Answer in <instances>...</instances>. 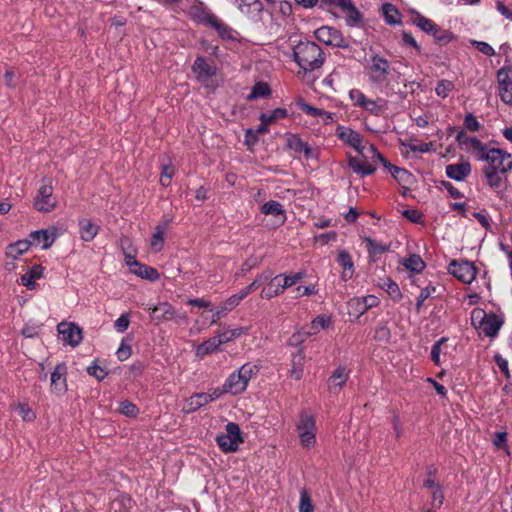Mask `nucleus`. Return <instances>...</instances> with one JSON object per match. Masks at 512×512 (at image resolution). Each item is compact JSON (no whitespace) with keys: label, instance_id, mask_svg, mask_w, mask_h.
Returning <instances> with one entry per match:
<instances>
[{"label":"nucleus","instance_id":"f257e3e1","mask_svg":"<svg viewBox=\"0 0 512 512\" xmlns=\"http://www.w3.org/2000/svg\"><path fill=\"white\" fill-rule=\"evenodd\" d=\"M293 55L295 62L306 72L319 69L325 59L321 47L311 41H301L295 45Z\"/></svg>","mask_w":512,"mask_h":512},{"label":"nucleus","instance_id":"f03ea898","mask_svg":"<svg viewBox=\"0 0 512 512\" xmlns=\"http://www.w3.org/2000/svg\"><path fill=\"white\" fill-rule=\"evenodd\" d=\"M259 372L257 365L252 363L243 364L238 371L233 372L225 380L224 391L226 393L237 395L247 389L249 381Z\"/></svg>","mask_w":512,"mask_h":512},{"label":"nucleus","instance_id":"7ed1b4c3","mask_svg":"<svg viewBox=\"0 0 512 512\" xmlns=\"http://www.w3.org/2000/svg\"><path fill=\"white\" fill-rule=\"evenodd\" d=\"M471 323L479 334L495 337L503 325V320L494 313H486L483 309L476 308L471 312Z\"/></svg>","mask_w":512,"mask_h":512},{"label":"nucleus","instance_id":"20e7f679","mask_svg":"<svg viewBox=\"0 0 512 512\" xmlns=\"http://www.w3.org/2000/svg\"><path fill=\"white\" fill-rule=\"evenodd\" d=\"M476 158L479 161H485L487 163L483 168L485 170H495L506 173L512 168L511 155L498 148L488 149L485 146Z\"/></svg>","mask_w":512,"mask_h":512},{"label":"nucleus","instance_id":"39448f33","mask_svg":"<svg viewBox=\"0 0 512 512\" xmlns=\"http://www.w3.org/2000/svg\"><path fill=\"white\" fill-rule=\"evenodd\" d=\"M366 71L372 84L381 85L387 81L391 67L386 58L380 54L372 53L367 60Z\"/></svg>","mask_w":512,"mask_h":512},{"label":"nucleus","instance_id":"423d86ee","mask_svg":"<svg viewBox=\"0 0 512 512\" xmlns=\"http://www.w3.org/2000/svg\"><path fill=\"white\" fill-rule=\"evenodd\" d=\"M296 429L303 448L310 449L316 444V421L312 414L303 411L299 415Z\"/></svg>","mask_w":512,"mask_h":512},{"label":"nucleus","instance_id":"0eeeda50","mask_svg":"<svg viewBox=\"0 0 512 512\" xmlns=\"http://www.w3.org/2000/svg\"><path fill=\"white\" fill-rule=\"evenodd\" d=\"M225 430V434L216 437V442L223 452H235L239 444L243 442L239 425L230 422L226 425Z\"/></svg>","mask_w":512,"mask_h":512},{"label":"nucleus","instance_id":"6e6552de","mask_svg":"<svg viewBox=\"0 0 512 512\" xmlns=\"http://www.w3.org/2000/svg\"><path fill=\"white\" fill-rule=\"evenodd\" d=\"M201 22L205 26L213 28L222 40L238 41V32L221 21L216 15L205 12L201 16Z\"/></svg>","mask_w":512,"mask_h":512},{"label":"nucleus","instance_id":"1a4fd4ad","mask_svg":"<svg viewBox=\"0 0 512 512\" xmlns=\"http://www.w3.org/2000/svg\"><path fill=\"white\" fill-rule=\"evenodd\" d=\"M314 34L317 40L326 45L338 48L348 47V42L345 40L341 32L334 27L322 26L318 28Z\"/></svg>","mask_w":512,"mask_h":512},{"label":"nucleus","instance_id":"9d476101","mask_svg":"<svg viewBox=\"0 0 512 512\" xmlns=\"http://www.w3.org/2000/svg\"><path fill=\"white\" fill-rule=\"evenodd\" d=\"M448 270L451 275L466 284L471 283L476 277V268L469 261L453 260Z\"/></svg>","mask_w":512,"mask_h":512},{"label":"nucleus","instance_id":"9b49d317","mask_svg":"<svg viewBox=\"0 0 512 512\" xmlns=\"http://www.w3.org/2000/svg\"><path fill=\"white\" fill-rule=\"evenodd\" d=\"M499 96L501 100L512 105V68L502 67L497 71Z\"/></svg>","mask_w":512,"mask_h":512},{"label":"nucleus","instance_id":"f8f14e48","mask_svg":"<svg viewBox=\"0 0 512 512\" xmlns=\"http://www.w3.org/2000/svg\"><path fill=\"white\" fill-rule=\"evenodd\" d=\"M337 136L340 140L352 146L360 155L366 157L369 145L363 144V138L358 132L350 128L339 127L337 129Z\"/></svg>","mask_w":512,"mask_h":512},{"label":"nucleus","instance_id":"ddd939ff","mask_svg":"<svg viewBox=\"0 0 512 512\" xmlns=\"http://www.w3.org/2000/svg\"><path fill=\"white\" fill-rule=\"evenodd\" d=\"M57 330L62 336L63 342L72 347L78 346L83 339L82 330L72 322L59 323Z\"/></svg>","mask_w":512,"mask_h":512},{"label":"nucleus","instance_id":"4468645a","mask_svg":"<svg viewBox=\"0 0 512 512\" xmlns=\"http://www.w3.org/2000/svg\"><path fill=\"white\" fill-rule=\"evenodd\" d=\"M32 243L41 245L42 249L50 248L58 237V230L52 226L48 229H41L30 233L29 235Z\"/></svg>","mask_w":512,"mask_h":512},{"label":"nucleus","instance_id":"2eb2a0df","mask_svg":"<svg viewBox=\"0 0 512 512\" xmlns=\"http://www.w3.org/2000/svg\"><path fill=\"white\" fill-rule=\"evenodd\" d=\"M371 158V153L366 152V157L361 155V157H348V165L349 167L360 176H368L375 172V166L370 163L367 159Z\"/></svg>","mask_w":512,"mask_h":512},{"label":"nucleus","instance_id":"dca6fc26","mask_svg":"<svg viewBox=\"0 0 512 512\" xmlns=\"http://www.w3.org/2000/svg\"><path fill=\"white\" fill-rule=\"evenodd\" d=\"M196 73L197 80L205 86H209V81L215 75V68L209 65L204 57H197L192 66Z\"/></svg>","mask_w":512,"mask_h":512},{"label":"nucleus","instance_id":"f3484780","mask_svg":"<svg viewBox=\"0 0 512 512\" xmlns=\"http://www.w3.org/2000/svg\"><path fill=\"white\" fill-rule=\"evenodd\" d=\"M52 186L43 185L38 190V195L34 201V207L40 212H50L55 208V202L51 200Z\"/></svg>","mask_w":512,"mask_h":512},{"label":"nucleus","instance_id":"a211bd4d","mask_svg":"<svg viewBox=\"0 0 512 512\" xmlns=\"http://www.w3.org/2000/svg\"><path fill=\"white\" fill-rule=\"evenodd\" d=\"M67 367L64 363H59L51 373V390L56 394H63L67 390L66 383Z\"/></svg>","mask_w":512,"mask_h":512},{"label":"nucleus","instance_id":"6ab92c4d","mask_svg":"<svg viewBox=\"0 0 512 512\" xmlns=\"http://www.w3.org/2000/svg\"><path fill=\"white\" fill-rule=\"evenodd\" d=\"M260 210L264 215H272L275 217V227L284 224L286 221L285 210L283 205L278 201L270 200L264 203Z\"/></svg>","mask_w":512,"mask_h":512},{"label":"nucleus","instance_id":"aec40b11","mask_svg":"<svg viewBox=\"0 0 512 512\" xmlns=\"http://www.w3.org/2000/svg\"><path fill=\"white\" fill-rule=\"evenodd\" d=\"M471 173L469 162L450 164L446 166V175L456 181L464 180Z\"/></svg>","mask_w":512,"mask_h":512},{"label":"nucleus","instance_id":"412c9836","mask_svg":"<svg viewBox=\"0 0 512 512\" xmlns=\"http://www.w3.org/2000/svg\"><path fill=\"white\" fill-rule=\"evenodd\" d=\"M456 140L460 145H465L468 151H472L475 154V157H477L485 147V145L481 143L476 137L468 136L464 131H460L457 134Z\"/></svg>","mask_w":512,"mask_h":512},{"label":"nucleus","instance_id":"4be33fe9","mask_svg":"<svg viewBox=\"0 0 512 512\" xmlns=\"http://www.w3.org/2000/svg\"><path fill=\"white\" fill-rule=\"evenodd\" d=\"M80 238L85 242L92 241L98 234L100 227L90 219H81L78 223Z\"/></svg>","mask_w":512,"mask_h":512},{"label":"nucleus","instance_id":"5701e85b","mask_svg":"<svg viewBox=\"0 0 512 512\" xmlns=\"http://www.w3.org/2000/svg\"><path fill=\"white\" fill-rule=\"evenodd\" d=\"M154 318L160 322L170 321L176 316V311L168 302H162L151 308Z\"/></svg>","mask_w":512,"mask_h":512},{"label":"nucleus","instance_id":"b1692460","mask_svg":"<svg viewBox=\"0 0 512 512\" xmlns=\"http://www.w3.org/2000/svg\"><path fill=\"white\" fill-rule=\"evenodd\" d=\"M337 262L343 267L341 278L344 281L351 279L354 274V263L351 255L347 251L341 250L337 256Z\"/></svg>","mask_w":512,"mask_h":512},{"label":"nucleus","instance_id":"393cba45","mask_svg":"<svg viewBox=\"0 0 512 512\" xmlns=\"http://www.w3.org/2000/svg\"><path fill=\"white\" fill-rule=\"evenodd\" d=\"M31 245V240H18L15 243L9 244L6 247L5 254L8 258L16 260L18 259L19 256L27 252Z\"/></svg>","mask_w":512,"mask_h":512},{"label":"nucleus","instance_id":"a878e982","mask_svg":"<svg viewBox=\"0 0 512 512\" xmlns=\"http://www.w3.org/2000/svg\"><path fill=\"white\" fill-rule=\"evenodd\" d=\"M305 362V353L303 349H298V351L292 355L291 358V369L289 371L290 376L295 380H300L303 375V366Z\"/></svg>","mask_w":512,"mask_h":512},{"label":"nucleus","instance_id":"bb28decb","mask_svg":"<svg viewBox=\"0 0 512 512\" xmlns=\"http://www.w3.org/2000/svg\"><path fill=\"white\" fill-rule=\"evenodd\" d=\"M299 106L303 112L306 114L313 116V117H321L324 123L333 122L335 118V114L325 111L320 108H316L314 106H311L307 103L301 102L299 103Z\"/></svg>","mask_w":512,"mask_h":512},{"label":"nucleus","instance_id":"cd10ccee","mask_svg":"<svg viewBox=\"0 0 512 512\" xmlns=\"http://www.w3.org/2000/svg\"><path fill=\"white\" fill-rule=\"evenodd\" d=\"M220 345L221 344L217 336L211 337L196 347L195 354L197 357L204 358L208 354L216 351Z\"/></svg>","mask_w":512,"mask_h":512},{"label":"nucleus","instance_id":"c85d7f7f","mask_svg":"<svg viewBox=\"0 0 512 512\" xmlns=\"http://www.w3.org/2000/svg\"><path fill=\"white\" fill-rule=\"evenodd\" d=\"M43 268L41 265H34L27 273L22 275L21 283L28 289L35 287V280L41 278Z\"/></svg>","mask_w":512,"mask_h":512},{"label":"nucleus","instance_id":"c756f323","mask_svg":"<svg viewBox=\"0 0 512 512\" xmlns=\"http://www.w3.org/2000/svg\"><path fill=\"white\" fill-rule=\"evenodd\" d=\"M209 402H210V398H208V396H206V393H197V394H194L193 396H191L187 400L184 410L187 413L194 412Z\"/></svg>","mask_w":512,"mask_h":512},{"label":"nucleus","instance_id":"7c9ffc66","mask_svg":"<svg viewBox=\"0 0 512 512\" xmlns=\"http://www.w3.org/2000/svg\"><path fill=\"white\" fill-rule=\"evenodd\" d=\"M131 272L143 279L150 281H156L159 279V273L155 268L141 263L136 264V267L132 268Z\"/></svg>","mask_w":512,"mask_h":512},{"label":"nucleus","instance_id":"2f4dec72","mask_svg":"<svg viewBox=\"0 0 512 512\" xmlns=\"http://www.w3.org/2000/svg\"><path fill=\"white\" fill-rule=\"evenodd\" d=\"M401 264L409 271L420 273L425 268V262L417 254H412L401 260Z\"/></svg>","mask_w":512,"mask_h":512},{"label":"nucleus","instance_id":"473e14b6","mask_svg":"<svg viewBox=\"0 0 512 512\" xmlns=\"http://www.w3.org/2000/svg\"><path fill=\"white\" fill-rule=\"evenodd\" d=\"M288 146L295 152L304 153L306 158H310L313 154L309 145L297 136H292L288 139Z\"/></svg>","mask_w":512,"mask_h":512},{"label":"nucleus","instance_id":"72a5a7b5","mask_svg":"<svg viewBox=\"0 0 512 512\" xmlns=\"http://www.w3.org/2000/svg\"><path fill=\"white\" fill-rule=\"evenodd\" d=\"M386 108L387 101L382 98H378L376 100L367 99L362 109L373 115H380L386 110Z\"/></svg>","mask_w":512,"mask_h":512},{"label":"nucleus","instance_id":"f704fd0d","mask_svg":"<svg viewBox=\"0 0 512 512\" xmlns=\"http://www.w3.org/2000/svg\"><path fill=\"white\" fill-rule=\"evenodd\" d=\"M238 305L237 299L230 296L225 302H223L215 311L212 319V323H216L219 319L225 316L229 311L234 309Z\"/></svg>","mask_w":512,"mask_h":512},{"label":"nucleus","instance_id":"c9c22d12","mask_svg":"<svg viewBox=\"0 0 512 512\" xmlns=\"http://www.w3.org/2000/svg\"><path fill=\"white\" fill-rule=\"evenodd\" d=\"M165 228L158 225L150 241V247L154 252H160L164 247Z\"/></svg>","mask_w":512,"mask_h":512},{"label":"nucleus","instance_id":"e433bc0d","mask_svg":"<svg viewBox=\"0 0 512 512\" xmlns=\"http://www.w3.org/2000/svg\"><path fill=\"white\" fill-rule=\"evenodd\" d=\"M381 287L388 293L391 299L395 302H398L402 298V293L398 284L392 281L390 278H386L381 283Z\"/></svg>","mask_w":512,"mask_h":512},{"label":"nucleus","instance_id":"4c0bfd02","mask_svg":"<svg viewBox=\"0 0 512 512\" xmlns=\"http://www.w3.org/2000/svg\"><path fill=\"white\" fill-rule=\"evenodd\" d=\"M331 324V318L326 315L317 316L309 327V330L306 332L307 335L317 334L321 329L327 328Z\"/></svg>","mask_w":512,"mask_h":512},{"label":"nucleus","instance_id":"58836bf2","mask_svg":"<svg viewBox=\"0 0 512 512\" xmlns=\"http://www.w3.org/2000/svg\"><path fill=\"white\" fill-rule=\"evenodd\" d=\"M370 256H376L388 251V246L373 240L370 237H362Z\"/></svg>","mask_w":512,"mask_h":512},{"label":"nucleus","instance_id":"ea45409f","mask_svg":"<svg viewBox=\"0 0 512 512\" xmlns=\"http://www.w3.org/2000/svg\"><path fill=\"white\" fill-rule=\"evenodd\" d=\"M347 308L349 315L355 316L357 318L367 311L361 297L350 299L347 303Z\"/></svg>","mask_w":512,"mask_h":512},{"label":"nucleus","instance_id":"a19ab883","mask_svg":"<svg viewBox=\"0 0 512 512\" xmlns=\"http://www.w3.org/2000/svg\"><path fill=\"white\" fill-rule=\"evenodd\" d=\"M343 13L346 16V23L348 26H356L362 20V15L353 2L345 11H343Z\"/></svg>","mask_w":512,"mask_h":512},{"label":"nucleus","instance_id":"79ce46f5","mask_svg":"<svg viewBox=\"0 0 512 512\" xmlns=\"http://www.w3.org/2000/svg\"><path fill=\"white\" fill-rule=\"evenodd\" d=\"M348 372L342 366H339L330 376L329 381L333 386L341 388L348 380Z\"/></svg>","mask_w":512,"mask_h":512},{"label":"nucleus","instance_id":"37998d69","mask_svg":"<svg viewBox=\"0 0 512 512\" xmlns=\"http://www.w3.org/2000/svg\"><path fill=\"white\" fill-rule=\"evenodd\" d=\"M287 115L286 109L276 108L270 113H263L260 115V121L268 123L269 125L277 119L284 118Z\"/></svg>","mask_w":512,"mask_h":512},{"label":"nucleus","instance_id":"c03bdc74","mask_svg":"<svg viewBox=\"0 0 512 512\" xmlns=\"http://www.w3.org/2000/svg\"><path fill=\"white\" fill-rule=\"evenodd\" d=\"M414 23L422 31H424L428 34H431L433 32V30H435V28L437 27L436 24L432 20H430L422 15H417L414 18Z\"/></svg>","mask_w":512,"mask_h":512},{"label":"nucleus","instance_id":"a18cd8bd","mask_svg":"<svg viewBox=\"0 0 512 512\" xmlns=\"http://www.w3.org/2000/svg\"><path fill=\"white\" fill-rule=\"evenodd\" d=\"M383 13L386 19V22L389 24H396L400 20V15L398 10L392 4H384L383 5Z\"/></svg>","mask_w":512,"mask_h":512},{"label":"nucleus","instance_id":"49530a36","mask_svg":"<svg viewBox=\"0 0 512 512\" xmlns=\"http://www.w3.org/2000/svg\"><path fill=\"white\" fill-rule=\"evenodd\" d=\"M314 505L310 498L307 490L302 489L300 492V503H299V512H313Z\"/></svg>","mask_w":512,"mask_h":512},{"label":"nucleus","instance_id":"de8ad7c7","mask_svg":"<svg viewBox=\"0 0 512 512\" xmlns=\"http://www.w3.org/2000/svg\"><path fill=\"white\" fill-rule=\"evenodd\" d=\"M483 173L487 179V183L490 187L496 189L499 188L502 182V178L500 174H502L500 171L495 170H485L483 169Z\"/></svg>","mask_w":512,"mask_h":512},{"label":"nucleus","instance_id":"09e8293b","mask_svg":"<svg viewBox=\"0 0 512 512\" xmlns=\"http://www.w3.org/2000/svg\"><path fill=\"white\" fill-rule=\"evenodd\" d=\"M391 175L402 184H409L412 179V174L406 169L394 167L391 168Z\"/></svg>","mask_w":512,"mask_h":512},{"label":"nucleus","instance_id":"8fccbe9b","mask_svg":"<svg viewBox=\"0 0 512 512\" xmlns=\"http://www.w3.org/2000/svg\"><path fill=\"white\" fill-rule=\"evenodd\" d=\"M352 4V0H320L319 7L321 9H326L330 6L338 7L343 11H345Z\"/></svg>","mask_w":512,"mask_h":512},{"label":"nucleus","instance_id":"3c124183","mask_svg":"<svg viewBox=\"0 0 512 512\" xmlns=\"http://www.w3.org/2000/svg\"><path fill=\"white\" fill-rule=\"evenodd\" d=\"M119 411L121 414L133 418L139 413L138 407L128 400H124L120 403Z\"/></svg>","mask_w":512,"mask_h":512},{"label":"nucleus","instance_id":"603ef678","mask_svg":"<svg viewBox=\"0 0 512 512\" xmlns=\"http://www.w3.org/2000/svg\"><path fill=\"white\" fill-rule=\"evenodd\" d=\"M367 152L371 153V159L373 161H376V160H379L383 166L389 170V172L391 173V168H394L395 166L392 165L389 161H387L382 154H380L377 149L375 148V146L373 145H369L367 147Z\"/></svg>","mask_w":512,"mask_h":512},{"label":"nucleus","instance_id":"864d4df0","mask_svg":"<svg viewBox=\"0 0 512 512\" xmlns=\"http://www.w3.org/2000/svg\"><path fill=\"white\" fill-rule=\"evenodd\" d=\"M453 88V82L449 80H441L438 82L435 91L438 96L445 98L448 96V94L452 91Z\"/></svg>","mask_w":512,"mask_h":512},{"label":"nucleus","instance_id":"5fc2aeb1","mask_svg":"<svg viewBox=\"0 0 512 512\" xmlns=\"http://www.w3.org/2000/svg\"><path fill=\"white\" fill-rule=\"evenodd\" d=\"M349 97L351 101L353 102L354 106H358L360 108H363L366 100L368 99L364 93L359 89H352L349 92Z\"/></svg>","mask_w":512,"mask_h":512},{"label":"nucleus","instance_id":"6e6d98bb","mask_svg":"<svg viewBox=\"0 0 512 512\" xmlns=\"http://www.w3.org/2000/svg\"><path fill=\"white\" fill-rule=\"evenodd\" d=\"M436 291V287L432 285H428L424 287L416 301V309L419 311L426 299H428L434 292Z\"/></svg>","mask_w":512,"mask_h":512},{"label":"nucleus","instance_id":"4d7b16f0","mask_svg":"<svg viewBox=\"0 0 512 512\" xmlns=\"http://www.w3.org/2000/svg\"><path fill=\"white\" fill-rule=\"evenodd\" d=\"M270 94V88L266 83L259 82L253 87L252 93L249 95V99L257 97H265Z\"/></svg>","mask_w":512,"mask_h":512},{"label":"nucleus","instance_id":"13d9d810","mask_svg":"<svg viewBox=\"0 0 512 512\" xmlns=\"http://www.w3.org/2000/svg\"><path fill=\"white\" fill-rule=\"evenodd\" d=\"M243 333V328H237L230 331H225L223 333H220L217 335L219 338L220 344L227 343L229 341H232L233 339L239 337Z\"/></svg>","mask_w":512,"mask_h":512},{"label":"nucleus","instance_id":"bf43d9fd","mask_svg":"<svg viewBox=\"0 0 512 512\" xmlns=\"http://www.w3.org/2000/svg\"><path fill=\"white\" fill-rule=\"evenodd\" d=\"M305 274L303 272H298L292 275H284L282 276L284 288L287 289L297 284L304 278Z\"/></svg>","mask_w":512,"mask_h":512},{"label":"nucleus","instance_id":"052dcab7","mask_svg":"<svg viewBox=\"0 0 512 512\" xmlns=\"http://www.w3.org/2000/svg\"><path fill=\"white\" fill-rule=\"evenodd\" d=\"M87 373L93 377H95L97 380H103L107 376V372L96 364V362H93L90 366L87 367Z\"/></svg>","mask_w":512,"mask_h":512},{"label":"nucleus","instance_id":"680f3d73","mask_svg":"<svg viewBox=\"0 0 512 512\" xmlns=\"http://www.w3.org/2000/svg\"><path fill=\"white\" fill-rule=\"evenodd\" d=\"M17 410L24 421H33L36 418L33 410L26 404H18Z\"/></svg>","mask_w":512,"mask_h":512},{"label":"nucleus","instance_id":"e2e57ef3","mask_svg":"<svg viewBox=\"0 0 512 512\" xmlns=\"http://www.w3.org/2000/svg\"><path fill=\"white\" fill-rule=\"evenodd\" d=\"M174 174V168L170 165H164L160 177V183L162 186L167 187L170 185L171 179Z\"/></svg>","mask_w":512,"mask_h":512},{"label":"nucleus","instance_id":"0e129e2a","mask_svg":"<svg viewBox=\"0 0 512 512\" xmlns=\"http://www.w3.org/2000/svg\"><path fill=\"white\" fill-rule=\"evenodd\" d=\"M282 276L283 274L274 276L272 279H270V282L267 284L268 286L271 287L272 290L275 291L277 295H280L285 291Z\"/></svg>","mask_w":512,"mask_h":512},{"label":"nucleus","instance_id":"69168bd1","mask_svg":"<svg viewBox=\"0 0 512 512\" xmlns=\"http://www.w3.org/2000/svg\"><path fill=\"white\" fill-rule=\"evenodd\" d=\"M446 338L439 339L431 349V359L436 364L439 365L440 363V354H441V345L446 342Z\"/></svg>","mask_w":512,"mask_h":512},{"label":"nucleus","instance_id":"338daca9","mask_svg":"<svg viewBox=\"0 0 512 512\" xmlns=\"http://www.w3.org/2000/svg\"><path fill=\"white\" fill-rule=\"evenodd\" d=\"M464 126L467 130L476 132L480 128V123L472 114H467L464 119Z\"/></svg>","mask_w":512,"mask_h":512},{"label":"nucleus","instance_id":"774afa93","mask_svg":"<svg viewBox=\"0 0 512 512\" xmlns=\"http://www.w3.org/2000/svg\"><path fill=\"white\" fill-rule=\"evenodd\" d=\"M431 34L439 43H446L450 40L449 34L445 30L440 29L439 27H436Z\"/></svg>","mask_w":512,"mask_h":512}]
</instances>
